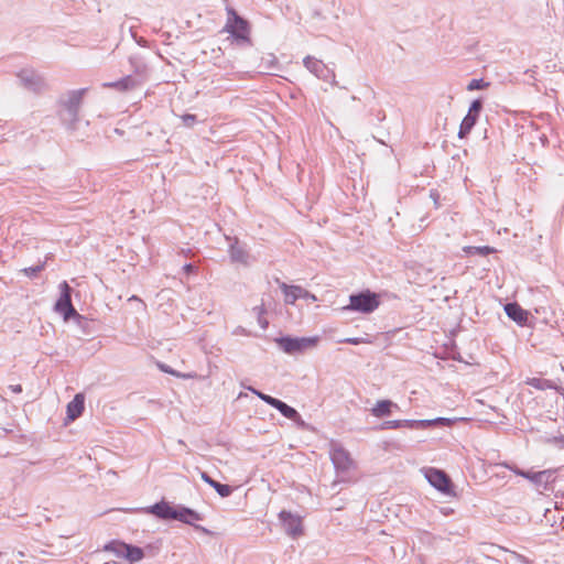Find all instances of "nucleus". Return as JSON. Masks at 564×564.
<instances>
[{
    "label": "nucleus",
    "mask_w": 564,
    "mask_h": 564,
    "mask_svg": "<svg viewBox=\"0 0 564 564\" xmlns=\"http://www.w3.org/2000/svg\"><path fill=\"white\" fill-rule=\"evenodd\" d=\"M87 89L69 90L57 100V115L68 130H75L79 120V110Z\"/></svg>",
    "instance_id": "1"
},
{
    "label": "nucleus",
    "mask_w": 564,
    "mask_h": 564,
    "mask_svg": "<svg viewBox=\"0 0 564 564\" xmlns=\"http://www.w3.org/2000/svg\"><path fill=\"white\" fill-rule=\"evenodd\" d=\"M226 12L228 17L223 32L230 34L238 45L251 46L250 23L240 17L231 7H227Z\"/></svg>",
    "instance_id": "2"
},
{
    "label": "nucleus",
    "mask_w": 564,
    "mask_h": 564,
    "mask_svg": "<svg viewBox=\"0 0 564 564\" xmlns=\"http://www.w3.org/2000/svg\"><path fill=\"white\" fill-rule=\"evenodd\" d=\"M61 295L55 303V311L59 313L64 321L74 318L78 325L85 322V317L82 316L72 304V288L66 281L59 284Z\"/></svg>",
    "instance_id": "3"
},
{
    "label": "nucleus",
    "mask_w": 564,
    "mask_h": 564,
    "mask_svg": "<svg viewBox=\"0 0 564 564\" xmlns=\"http://www.w3.org/2000/svg\"><path fill=\"white\" fill-rule=\"evenodd\" d=\"M319 338L317 336L313 337H291V336H282L275 338V343L280 349H282L285 354L296 355L306 351L307 349L314 348L317 346Z\"/></svg>",
    "instance_id": "4"
},
{
    "label": "nucleus",
    "mask_w": 564,
    "mask_h": 564,
    "mask_svg": "<svg viewBox=\"0 0 564 564\" xmlns=\"http://www.w3.org/2000/svg\"><path fill=\"white\" fill-rule=\"evenodd\" d=\"M380 304L379 297L376 293L364 291L349 296V305L345 310L356 311L364 314L372 313Z\"/></svg>",
    "instance_id": "5"
},
{
    "label": "nucleus",
    "mask_w": 564,
    "mask_h": 564,
    "mask_svg": "<svg viewBox=\"0 0 564 564\" xmlns=\"http://www.w3.org/2000/svg\"><path fill=\"white\" fill-rule=\"evenodd\" d=\"M329 456L337 474L344 475L355 468V462L349 452L338 442H330Z\"/></svg>",
    "instance_id": "6"
},
{
    "label": "nucleus",
    "mask_w": 564,
    "mask_h": 564,
    "mask_svg": "<svg viewBox=\"0 0 564 564\" xmlns=\"http://www.w3.org/2000/svg\"><path fill=\"white\" fill-rule=\"evenodd\" d=\"M17 76L20 85L32 93L40 94L47 89L45 78L34 69H21Z\"/></svg>",
    "instance_id": "7"
},
{
    "label": "nucleus",
    "mask_w": 564,
    "mask_h": 564,
    "mask_svg": "<svg viewBox=\"0 0 564 564\" xmlns=\"http://www.w3.org/2000/svg\"><path fill=\"white\" fill-rule=\"evenodd\" d=\"M425 478L438 491L446 495L452 492V481L445 471L436 468H429L425 473Z\"/></svg>",
    "instance_id": "8"
},
{
    "label": "nucleus",
    "mask_w": 564,
    "mask_h": 564,
    "mask_svg": "<svg viewBox=\"0 0 564 564\" xmlns=\"http://www.w3.org/2000/svg\"><path fill=\"white\" fill-rule=\"evenodd\" d=\"M446 419H435V420H392L386 421L382 424V429H400V427H409V429H426L432 425H435L440 422L445 421Z\"/></svg>",
    "instance_id": "9"
},
{
    "label": "nucleus",
    "mask_w": 564,
    "mask_h": 564,
    "mask_svg": "<svg viewBox=\"0 0 564 564\" xmlns=\"http://www.w3.org/2000/svg\"><path fill=\"white\" fill-rule=\"evenodd\" d=\"M303 63L304 66L319 79L328 82L335 78L334 72L321 59L308 55L303 59Z\"/></svg>",
    "instance_id": "10"
},
{
    "label": "nucleus",
    "mask_w": 564,
    "mask_h": 564,
    "mask_svg": "<svg viewBox=\"0 0 564 564\" xmlns=\"http://www.w3.org/2000/svg\"><path fill=\"white\" fill-rule=\"evenodd\" d=\"M280 289L285 295L284 302L286 304H294L299 299L316 301V296L314 294L310 293L307 290L300 285H288L286 283L282 282L280 283Z\"/></svg>",
    "instance_id": "11"
},
{
    "label": "nucleus",
    "mask_w": 564,
    "mask_h": 564,
    "mask_svg": "<svg viewBox=\"0 0 564 564\" xmlns=\"http://www.w3.org/2000/svg\"><path fill=\"white\" fill-rule=\"evenodd\" d=\"M279 518L284 531L292 538L300 536L303 533L302 520L300 517L283 510L280 512Z\"/></svg>",
    "instance_id": "12"
},
{
    "label": "nucleus",
    "mask_w": 564,
    "mask_h": 564,
    "mask_svg": "<svg viewBox=\"0 0 564 564\" xmlns=\"http://www.w3.org/2000/svg\"><path fill=\"white\" fill-rule=\"evenodd\" d=\"M175 520L193 525L196 530L202 531L204 533H209V531L204 527L195 524L196 521L203 520V517L200 513L191 508L180 506L177 508Z\"/></svg>",
    "instance_id": "13"
},
{
    "label": "nucleus",
    "mask_w": 564,
    "mask_h": 564,
    "mask_svg": "<svg viewBox=\"0 0 564 564\" xmlns=\"http://www.w3.org/2000/svg\"><path fill=\"white\" fill-rule=\"evenodd\" d=\"M145 512L154 514L163 520H175L177 508H173L169 502L162 500L148 507Z\"/></svg>",
    "instance_id": "14"
},
{
    "label": "nucleus",
    "mask_w": 564,
    "mask_h": 564,
    "mask_svg": "<svg viewBox=\"0 0 564 564\" xmlns=\"http://www.w3.org/2000/svg\"><path fill=\"white\" fill-rule=\"evenodd\" d=\"M527 479L534 484L538 488L549 489V485L555 480V470L545 469L541 471H530Z\"/></svg>",
    "instance_id": "15"
},
{
    "label": "nucleus",
    "mask_w": 564,
    "mask_h": 564,
    "mask_svg": "<svg viewBox=\"0 0 564 564\" xmlns=\"http://www.w3.org/2000/svg\"><path fill=\"white\" fill-rule=\"evenodd\" d=\"M140 85L141 79H137L134 76L128 75L116 82L104 83L102 86L106 88H113L119 91H129L137 88Z\"/></svg>",
    "instance_id": "16"
},
{
    "label": "nucleus",
    "mask_w": 564,
    "mask_h": 564,
    "mask_svg": "<svg viewBox=\"0 0 564 564\" xmlns=\"http://www.w3.org/2000/svg\"><path fill=\"white\" fill-rule=\"evenodd\" d=\"M505 312L507 316L518 323L519 325H525L528 321V312L524 311L518 303H507L505 305Z\"/></svg>",
    "instance_id": "17"
},
{
    "label": "nucleus",
    "mask_w": 564,
    "mask_h": 564,
    "mask_svg": "<svg viewBox=\"0 0 564 564\" xmlns=\"http://www.w3.org/2000/svg\"><path fill=\"white\" fill-rule=\"evenodd\" d=\"M85 409V397L77 393L74 399L67 404V417L70 421L78 419Z\"/></svg>",
    "instance_id": "18"
},
{
    "label": "nucleus",
    "mask_w": 564,
    "mask_h": 564,
    "mask_svg": "<svg viewBox=\"0 0 564 564\" xmlns=\"http://www.w3.org/2000/svg\"><path fill=\"white\" fill-rule=\"evenodd\" d=\"M229 256L232 262H239L247 264L249 260L248 252L241 247L238 242V239H235L229 246Z\"/></svg>",
    "instance_id": "19"
},
{
    "label": "nucleus",
    "mask_w": 564,
    "mask_h": 564,
    "mask_svg": "<svg viewBox=\"0 0 564 564\" xmlns=\"http://www.w3.org/2000/svg\"><path fill=\"white\" fill-rule=\"evenodd\" d=\"M129 63L133 68L134 77L137 79H141V84L144 82L147 77L148 67L147 64L140 56L133 55L129 57Z\"/></svg>",
    "instance_id": "20"
},
{
    "label": "nucleus",
    "mask_w": 564,
    "mask_h": 564,
    "mask_svg": "<svg viewBox=\"0 0 564 564\" xmlns=\"http://www.w3.org/2000/svg\"><path fill=\"white\" fill-rule=\"evenodd\" d=\"M391 408H398V405L390 400H381L371 409V413L376 417H383L391 413Z\"/></svg>",
    "instance_id": "21"
},
{
    "label": "nucleus",
    "mask_w": 564,
    "mask_h": 564,
    "mask_svg": "<svg viewBox=\"0 0 564 564\" xmlns=\"http://www.w3.org/2000/svg\"><path fill=\"white\" fill-rule=\"evenodd\" d=\"M143 557H144V552L141 547L134 546L131 544H127V550L124 552V558H127V561L130 564H134V563L141 561Z\"/></svg>",
    "instance_id": "22"
},
{
    "label": "nucleus",
    "mask_w": 564,
    "mask_h": 564,
    "mask_svg": "<svg viewBox=\"0 0 564 564\" xmlns=\"http://www.w3.org/2000/svg\"><path fill=\"white\" fill-rule=\"evenodd\" d=\"M525 383L530 387H533L538 390H549V389H555L556 386L553 381L547 379H541V378H528L525 380Z\"/></svg>",
    "instance_id": "23"
},
{
    "label": "nucleus",
    "mask_w": 564,
    "mask_h": 564,
    "mask_svg": "<svg viewBox=\"0 0 564 564\" xmlns=\"http://www.w3.org/2000/svg\"><path fill=\"white\" fill-rule=\"evenodd\" d=\"M274 409L289 420L299 419V412L281 400H278L276 403H274Z\"/></svg>",
    "instance_id": "24"
},
{
    "label": "nucleus",
    "mask_w": 564,
    "mask_h": 564,
    "mask_svg": "<svg viewBox=\"0 0 564 564\" xmlns=\"http://www.w3.org/2000/svg\"><path fill=\"white\" fill-rule=\"evenodd\" d=\"M279 61L276 56L272 53H268L264 56L261 57V63L259 65L260 68H262L264 72H270L278 69Z\"/></svg>",
    "instance_id": "25"
},
{
    "label": "nucleus",
    "mask_w": 564,
    "mask_h": 564,
    "mask_svg": "<svg viewBox=\"0 0 564 564\" xmlns=\"http://www.w3.org/2000/svg\"><path fill=\"white\" fill-rule=\"evenodd\" d=\"M477 119L475 117L466 115L460 123L458 138L464 139L476 124Z\"/></svg>",
    "instance_id": "26"
},
{
    "label": "nucleus",
    "mask_w": 564,
    "mask_h": 564,
    "mask_svg": "<svg viewBox=\"0 0 564 564\" xmlns=\"http://www.w3.org/2000/svg\"><path fill=\"white\" fill-rule=\"evenodd\" d=\"M104 550L115 553V555L118 557H124V552L127 550V543L112 541V542L106 544Z\"/></svg>",
    "instance_id": "27"
},
{
    "label": "nucleus",
    "mask_w": 564,
    "mask_h": 564,
    "mask_svg": "<svg viewBox=\"0 0 564 564\" xmlns=\"http://www.w3.org/2000/svg\"><path fill=\"white\" fill-rule=\"evenodd\" d=\"M252 312L257 315L258 324L262 329H267L269 326L268 319L264 317V314L267 312L263 304L257 305L252 308Z\"/></svg>",
    "instance_id": "28"
},
{
    "label": "nucleus",
    "mask_w": 564,
    "mask_h": 564,
    "mask_svg": "<svg viewBox=\"0 0 564 564\" xmlns=\"http://www.w3.org/2000/svg\"><path fill=\"white\" fill-rule=\"evenodd\" d=\"M212 487L223 498L229 497L232 492V488L229 485L220 484L218 481H215V484H212Z\"/></svg>",
    "instance_id": "29"
},
{
    "label": "nucleus",
    "mask_w": 564,
    "mask_h": 564,
    "mask_svg": "<svg viewBox=\"0 0 564 564\" xmlns=\"http://www.w3.org/2000/svg\"><path fill=\"white\" fill-rule=\"evenodd\" d=\"M248 389H249L252 393H254V394H256L260 400H262V401H263V402H265L267 404L271 405L272 408H274V403H276V401L279 400V399L273 398V397H271V395H269V394H265V393H263V392H261V391H258V390H257V389H254V388L249 387Z\"/></svg>",
    "instance_id": "30"
},
{
    "label": "nucleus",
    "mask_w": 564,
    "mask_h": 564,
    "mask_svg": "<svg viewBox=\"0 0 564 564\" xmlns=\"http://www.w3.org/2000/svg\"><path fill=\"white\" fill-rule=\"evenodd\" d=\"M481 109H482V101H481V99H475L470 104L467 115L471 116V117H475L478 120V117H479V113H480Z\"/></svg>",
    "instance_id": "31"
},
{
    "label": "nucleus",
    "mask_w": 564,
    "mask_h": 564,
    "mask_svg": "<svg viewBox=\"0 0 564 564\" xmlns=\"http://www.w3.org/2000/svg\"><path fill=\"white\" fill-rule=\"evenodd\" d=\"M481 109H482V101H481V99H475L470 104L467 115L471 116V117H475L478 120V117H479V113H480Z\"/></svg>",
    "instance_id": "32"
},
{
    "label": "nucleus",
    "mask_w": 564,
    "mask_h": 564,
    "mask_svg": "<svg viewBox=\"0 0 564 564\" xmlns=\"http://www.w3.org/2000/svg\"><path fill=\"white\" fill-rule=\"evenodd\" d=\"M488 86H489V83L485 82L482 78H478V79L474 78L467 85V90L473 91V90H478V89H485Z\"/></svg>",
    "instance_id": "33"
},
{
    "label": "nucleus",
    "mask_w": 564,
    "mask_h": 564,
    "mask_svg": "<svg viewBox=\"0 0 564 564\" xmlns=\"http://www.w3.org/2000/svg\"><path fill=\"white\" fill-rule=\"evenodd\" d=\"M44 269V263L24 268L22 271L29 278H35Z\"/></svg>",
    "instance_id": "34"
},
{
    "label": "nucleus",
    "mask_w": 564,
    "mask_h": 564,
    "mask_svg": "<svg viewBox=\"0 0 564 564\" xmlns=\"http://www.w3.org/2000/svg\"><path fill=\"white\" fill-rule=\"evenodd\" d=\"M161 369L166 372V373H170V375H173L177 378H184V379H188V378H194L195 376L192 375V373H180L173 369H171L169 366H165V365H162L161 366Z\"/></svg>",
    "instance_id": "35"
},
{
    "label": "nucleus",
    "mask_w": 564,
    "mask_h": 564,
    "mask_svg": "<svg viewBox=\"0 0 564 564\" xmlns=\"http://www.w3.org/2000/svg\"><path fill=\"white\" fill-rule=\"evenodd\" d=\"M503 466L506 468H508L509 470H511L512 473H514L516 475L518 476H521L523 478L527 479V476L529 474V470H523V469H520L519 467H517L516 465L513 464H508V463H505Z\"/></svg>",
    "instance_id": "36"
},
{
    "label": "nucleus",
    "mask_w": 564,
    "mask_h": 564,
    "mask_svg": "<svg viewBox=\"0 0 564 564\" xmlns=\"http://www.w3.org/2000/svg\"><path fill=\"white\" fill-rule=\"evenodd\" d=\"M181 120L184 126L191 128L196 123L197 118L195 115L185 113V115L181 116Z\"/></svg>",
    "instance_id": "37"
},
{
    "label": "nucleus",
    "mask_w": 564,
    "mask_h": 564,
    "mask_svg": "<svg viewBox=\"0 0 564 564\" xmlns=\"http://www.w3.org/2000/svg\"><path fill=\"white\" fill-rule=\"evenodd\" d=\"M339 343H346V344H350V345H359L362 343H370V341L368 339L361 338V337H347V338L340 339Z\"/></svg>",
    "instance_id": "38"
},
{
    "label": "nucleus",
    "mask_w": 564,
    "mask_h": 564,
    "mask_svg": "<svg viewBox=\"0 0 564 564\" xmlns=\"http://www.w3.org/2000/svg\"><path fill=\"white\" fill-rule=\"evenodd\" d=\"M471 249L475 250V252L480 254V256H487V254H489V253H491L494 251V249L488 247V246L473 247Z\"/></svg>",
    "instance_id": "39"
},
{
    "label": "nucleus",
    "mask_w": 564,
    "mask_h": 564,
    "mask_svg": "<svg viewBox=\"0 0 564 564\" xmlns=\"http://www.w3.org/2000/svg\"><path fill=\"white\" fill-rule=\"evenodd\" d=\"M200 478L206 482L208 484L210 487H212V484H215L216 480H214L205 471H202L200 473Z\"/></svg>",
    "instance_id": "40"
},
{
    "label": "nucleus",
    "mask_w": 564,
    "mask_h": 564,
    "mask_svg": "<svg viewBox=\"0 0 564 564\" xmlns=\"http://www.w3.org/2000/svg\"><path fill=\"white\" fill-rule=\"evenodd\" d=\"M183 270L186 274H191L196 270V268L192 263H186V264H184Z\"/></svg>",
    "instance_id": "41"
},
{
    "label": "nucleus",
    "mask_w": 564,
    "mask_h": 564,
    "mask_svg": "<svg viewBox=\"0 0 564 564\" xmlns=\"http://www.w3.org/2000/svg\"><path fill=\"white\" fill-rule=\"evenodd\" d=\"M291 421H293L301 429L306 427V423L304 422V420L302 419V416L300 414H299V419H292Z\"/></svg>",
    "instance_id": "42"
},
{
    "label": "nucleus",
    "mask_w": 564,
    "mask_h": 564,
    "mask_svg": "<svg viewBox=\"0 0 564 564\" xmlns=\"http://www.w3.org/2000/svg\"><path fill=\"white\" fill-rule=\"evenodd\" d=\"M9 389L14 393L22 392V386L21 384H11L9 386Z\"/></svg>",
    "instance_id": "43"
},
{
    "label": "nucleus",
    "mask_w": 564,
    "mask_h": 564,
    "mask_svg": "<svg viewBox=\"0 0 564 564\" xmlns=\"http://www.w3.org/2000/svg\"><path fill=\"white\" fill-rule=\"evenodd\" d=\"M516 557H517V560L519 562L524 563V564H529V560L527 557H524L523 555L516 554Z\"/></svg>",
    "instance_id": "44"
},
{
    "label": "nucleus",
    "mask_w": 564,
    "mask_h": 564,
    "mask_svg": "<svg viewBox=\"0 0 564 564\" xmlns=\"http://www.w3.org/2000/svg\"><path fill=\"white\" fill-rule=\"evenodd\" d=\"M182 252H184V254H187L191 252V249H187V251H185V249H182Z\"/></svg>",
    "instance_id": "45"
},
{
    "label": "nucleus",
    "mask_w": 564,
    "mask_h": 564,
    "mask_svg": "<svg viewBox=\"0 0 564 564\" xmlns=\"http://www.w3.org/2000/svg\"><path fill=\"white\" fill-rule=\"evenodd\" d=\"M182 252H184V254H187L191 252V249H187V251H185V249H182Z\"/></svg>",
    "instance_id": "46"
},
{
    "label": "nucleus",
    "mask_w": 564,
    "mask_h": 564,
    "mask_svg": "<svg viewBox=\"0 0 564 564\" xmlns=\"http://www.w3.org/2000/svg\"><path fill=\"white\" fill-rule=\"evenodd\" d=\"M182 252H184V254H187L191 252V249H187V251H185V249H182Z\"/></svg>",
    "instance_id": "47"
},
{
    "label": "nucleus",
    "mask_w": 564,
    "mask_h": 564,
    "mask_svg": "<svg viewBox=\"0 0 564 564\" xmlns=\"http://www.w3.org/2000/svg\"><path fill=\"white\" fill-rule=\"evenodd\" d=\"M105 564H110V563H105Z\"/></svg>",
    "instance_id": "48"
}]
</instances>
